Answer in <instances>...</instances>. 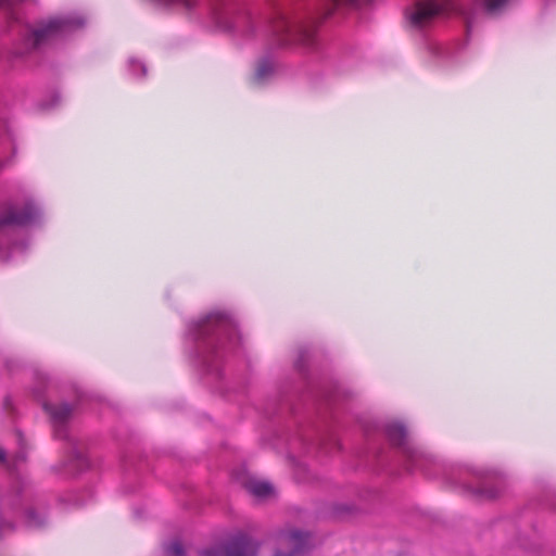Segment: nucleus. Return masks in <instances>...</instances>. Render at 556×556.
Here are the masks:
<instances>
[{"label": "nucleus", "mask_w": 556, "mask_h": 556, "mask_svg": "<svg viewBox=\"0 0 556 556\" xmlns=\"http://www.w3.org/2000/svg\"><path fill=\"white\" fill-rule=\"evenodd\" d=\"M188 355L204 376L222 380L240 349L239 323L232 312L216 308L187 325Z\"/></svg>", "instance_id": "1"}, {"label": "nucleus", "mask_w": 556, "mask_h": 556, "mask_svg": "<svg viewBox=\"0 0 556 556\" xmlns=\"http://www.w3.org/2000/svg\"><path fill=\"white\" fill-rule=\"evenodd\" d=\"M372 0H288L279 4L271 22V31L279 47H318L317 27L339 5L359 7Z\"/></svg>", "instance_id": "2"}, {"label": "nucleus", "mask_w": 556, "mask_h": 556, "mask_svg": "<svg viewBox=\"0 0 556 556\" xmlns=\"http://www.w3.org/2000/svg\"><path fill=\"white\" fill-rule=\"evenodd\" d=\"M84 25L85 18L77 14L40 20L35 25H21V42L10 53V59L12 62L24 60L43 47L67 37Z\"/></svg>", "instance_id": "3"}, {"label": "nucleus", "mask_w": 556, "mask_h": 556, "mask_svg": "<svg viewBox=\"0 0 556 556\" xmlns=\"http://www.w3.org/2000/svg\"><path fill=\"white\" fill-rule=\"evenodd\" d=\"M39 215V207L30 199L23 205L11 201L0 203V260L9 261L27 249V241L20 238L16 228L33 224Z\"/></svg>", "instance_id": "4"}, {"label": "nucleus", "mask_w": 556, "mask_h": 556, "mask_svg": "<svg viewBox=\"0 0 556 556\" xmlns=\"http://www.w3.org/2000/svg\"><path fill=\"white\" fill-rule=\"evenodd\" d=\"M509 0H414L406 9V16L413 28L421 30L429 27L434 18L445 12L455 11L467 15L468 5L475 4L489 13L504 9Z\"/></svg>", "instance_id": "5"}, {"label": "nucleus", "mask_w": 556, "mask_h": 556, "mask_svg": "<svg viewBox=\"0 0 556 556\" xmlns=\"http://www.w3.org/2000/svg\"><path fill=\"white\" fill-rule=\"evenodd\" d=\"M18 452L12 459L11 480L5 489L0 490V539L14 530L13 518L17 514L22 503L26 501L27 488L24 478L15 472L20 464L26 462L27 452L25 440L21 432H17Z\"/></svg>", "instance_id": "6"}, {"label": "nucleus", "mask_w": 556, "mask_h": 556, "mask_svg": "<svg viewBox=\"0 0 556 556\" xmlns=\"http://www.w3.org/2000/svg\"><path fill=\"white\" fill-rule=\"evenodd\" d=\"M43 408L50 416L55 438L67 441L70 445L68 458L64 463V470L71 475L86 470L90 466L89 458L78 442L70 434L68 429V421L74 412V406L66 402L59 404L46 402Z\"/></svg>", "instance_id": "7"}, {"label": "nucleus", "mask_w": 556, "mask_h": 556, "mask_svg": "<svg viewBox=\"0 0 556 556\" xmlns=\"http://www.w3.org/2000/svg\"><path fill=\"white\" fill-rule=\"evenodd\" d=\"M240 4V0H207L205 10L218 30L232 34L239 22Z\"/></svg>", "instance_id": "8"}, {"label": "nucleus", "mask_w": 556, "mask_h": 556, "mask_svg": "<svg viewBox=\"0 0 556 556\" xmlns=\"http://www.w3.org/2000/svg\"><path fill=\"white\" fill-rule=\"evenodd\" d=\"M384 433L390 443L401 450L405 457L412 463V466L421 467L420 463L425 455L410 445L403 425L395 421L389 422L384 426Z\"/></svg>", "instance_id": "9"}, {"label": "nucleus", "mask_w": 556, "mask_h": 556, "mask_svg": "<svg viewBox=\"0 0 556 556\" xmlns=\"http://www.w3.org/2000/svg\"><path fill=\"white\" fill-rule=\"evenodd\" d=\"M199 556H243V533H238L231 542L201 549Z\"/></svg>", "instance_id": "10"}, {"label": "nucleus", "mask_w": 556, "mask_h": 556, "mask_svg": "<svg viewBox=\"0 0 556 556\" xmlns=\"http://www.w3.org/2000/svg\"><path fill=\"white\" fill-rule=\"evenodd\" d=\"M46 501L36 500L24 511V522L28 528L40 529L48 523Z\"/></svg>", "instance_id": "11"}, {"label": "nucleus", "mask_w": 556, "mask_h": 556, "mask_svg": "<svg viewBox=\"0 0 556 556\" xmlns=\"http://www.w3.org/2000/svg\"><path fill=\"white\" fill-rule=\"evenodd\" d=\"M282 540L292 551L289 554L277 552L274 556H296L304 553L308 548L311 536L306 532L292 530L283 534Z\"/></svg>", "instance_id": "12"}, {"label": "nucleus", "mask_w": 556, "mask_h": 556, "mask_svg": "<svg viewBox=\"0 0 556 556\" xmlns=\"http://www.w3.org/2000/svg\"><path fill=\"white\" fill-rule=\"evenodd\" d=\"M477 479L479 480V483L477 485H466V489L479 496L485 497V498H495L500 494L498 488L489 486L488 483L491 480L489 478V473L483 471H478L475 473Z\"/></svg>", "instance_id": "13"}, {"label": "nucleus", "mask_w": 556, "mask_h": 556, "mask_svg": "<svg viewBox=\"0 0 556 556\" xmlns=\"http://www.w3.org/2000/svg\"><path fill=\"white\" fill-rule=\"evenodd\" d=\"M245 490L257 500H265L274 494L273 485L265 481H258L245 473Z\"/></svg>", "instance_id": "14"}, {"label": "nucleus", "mask_w": 556, "mask_h": 556, "mask_svg": "<svg viewBox=\"0 0 556 556\" xmlns=\"http://www.w3.org/2000/svg\"><path fill=\"white\" fill-rule=\"evenodd\" d=\"M151 2L169 9L191 12L197 7V0H150Z\"/></svg>", "instance_id": "15"}, {"label": "nucleus", "mask_w": 556, "mask_h": 556, "mask_svg": "<svg viewBox=\"0 0 556 556\" xmlns=\"http://www.w3.org/2000/svg\"><path fill=\"white\" fill-rule=\"evenodd\" d=\"M275 71V64L271 59H263L257 63L254 80L258 84L266 81Z\"/></svg>", "instance_id": "16"}, {"label": "nucleus", "mask_w": 556, "mask_h": 556, "mask_svg": "<svg viewBox=\"0 0 556 556\" xmlns=\"http://www.w3.org/2000/svg\"><path fill=\"white\" fill-rule=\"evenodd\" d=\"M16 1L17 0H0V9L5 11L10 28H12L14 24H20V15L13 8Z\"/></svg>", "instance_id": "17"}, {"label": "nucleus", "mask_w": 556, "mask_h": 556, "mask_svg": "<svg viewBox=\"0 0 556 556\" xmlns=\"http://www.w3.org/2000/svg\"><path fill=\"white\" fill-rule=\"evenodd\" d=\"M166 556H185V549L179 540H173L164 545Z\"/></svg>", "instance_id": "18"}, {"label": "nucleus", "mask_w": 556, "mask_h": 556, "mask_svg": "<svg viewBox=\"0 0 556 556\" xmlns=\"http://www.w3.org/2000/svg\"><path fill=\"white\" fill-rule=\"evenodd\" d=\"M0 144L1 146H11L12 144V134L11 129L4 118H0Z\"/></svg>", "instance_id": "19"}, {"label": "nucleus", "mask_w": 556, "mask_h": 556, "mask_svg": "<svg viewBox=\"0 0 556 556\" xmlns=\"http://www.w3.org/2000/svg\"><path fill=\"white\" fill-rule=\"evenodd\" d=\"M128 70L129 72L136 76V72L137 71H140V76L141 77H144L146 74H147V66L144 63H142L141 61L137 60V59H129L128 60Z\"/></svg>", "instance_id": "20"}, {"label": "nucleus", "mask_w": 556, "mask_h": 556, "mask_svg": "<svg viewBox=\"0 0 556 556\" xmlns=\"http://www.w3.org/2000/svg\"><path fill=\"white\" fill-rule=\"evenodd\" d=\"M245 556H256L255 555V544L248 538L245 534Z\"/></svg>", "instance_id": "21"}, {"label": "nucleus", "mask_w": 556, "mask_h": 556, "mask_svg": "<svg viewBox=\"0 0 556 556\" xmlns=\"http://www.w3.org/2000/svg\"><path fill=\"white\" fill-rule=\"evenodd\" d=\"M59 101V97L56 94L53 96V102L51 104L42 103V109L53 108Z\"/></svg>", "instance_id": "22"}, {"label": "nucleus", "mask_w": 556, "mask_h": 556, "mask_svg": "<svg viewBox=\"0 0 556 556\" xmlns=\"http://www.w3.org/2000/svg\"><path fill=\"white\" fill-rule=\"evenodd\" d=\"M231 477H232V479H233L235 481H237V482H239V483L241 482V473H240V471H239V470H235V471H232Z\"/></svg>", "instance_id": "23"}, {"label": "nucleus", "mask_w": 556, "mask_h": 556, "mask_svg": "<svg viewBox=\"0 0 556 556\" xmlns=\"http://www.w3.org/2000/svg\"><path fill=\"white\" fill-rule=\"evenodd\" d=\"M0 463H5V452L0 448Z\"/></svg>", "instance_id": "24"}, {"label": "nucleus", "mask_w": 556, "mask_h": 556, "mask_svg": "<svg viewBox=\"0 0 556 556\" xmlns=\"http://www.w3.org/2000/svg\"><path fill=\"white\" fill-rule=\"evenodd\" d=\"M295 366L299 368V370H302V369H303V365H302V356L296 361Z\"/></svg>", "instance_id": "25"}, {"label": "nucleus", "mask_w": 556, "mask_h": 556, "mask_svg": "<svg viewBox=\"0 0 556 556\" xmlns=\"http://www.w3.org/2000/svg\"><path fill=\"white\" fill-rule=\"evenodd\" d=\"M440 51H441V48L439 46H434L433 47V52L434 53H440Z\"/></svg>", "instance_id": "26"}, {"label": "nucleus", "mask_w": 556, "mask_h": 556, "mask_svg": "<svg viewBox=\"0 0 556 556\" xmlns=\"http://www.w3.org/2000/svg\"><path fill=\"white\" fill-rule=\"evenodd\" d=\"M245 35L248 34V20L245 18V28H244Z\"/></svg>", "instance_id": "27"}]
</instances>
